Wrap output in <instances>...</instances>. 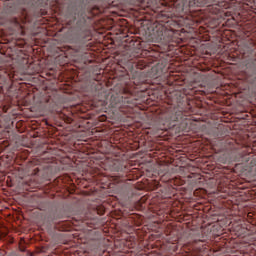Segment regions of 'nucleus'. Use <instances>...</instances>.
Here are the masks:
<instances>
[{
	"instance_id": "obj_4",
	"label": "nucleus",
	"mask_w": 256,
	"mask_h": 256,
	"mask_svg": "<svg viewBox=\"0 0 256 256\" xmlns=\"http://www.w3.org/2000/svg\"><path fill=\"white\" fill-rule=\"evenodd\" d=\"M124 93H125L126 95H131V91H129V90H127V89H124Z\"/></svg>"
},
{
	"instance_id": "obj_2",
	"label": "nucleus",
	"mask_w": 256,
	"mask_h": 256,
	"mask_svg": "<svg viewBox=\"0 0 256 256\" xmlns=\"http://www.w3.org/2000/svg\"><path fill=\"white\" fill-rule=\"evenodd\" d=\"M184 119H187V116L183 114V109L180 108L170 109L166 116L167 123H173L175 121H184Z\"/></svg>"
},
{
	"instance_id": "obj_6",
	"label": "nucleus",
	"mask_w": 256,
	"mask_h": 256,
	"mask_svg": "<svg viewBox=\"0 0 256 256\" xmlns=\"http://www.w3.org/2000/svg\"><path fill=\"white\" fill-rule=\"evenodd\" d=\"M160 39H163V34H162V37H160Z\"/></svg>"
},
{
	"instance_id": "obj_3",
	"label": "nucleus",
	"mask_w": 256,
	"mask_h": 256,
	"mask_svg": "<svg viewBox=\"0 0 256 256\" xmlns=\"http://www.w3.org/2000/svg\"><path fill=\"white\" fill-rule=\"evenodd\" d=\"M247 66L256 71V52H254V56L249 59Z\"/></svg>"
},
{
	"instance_id": "obj_5",
	"label": "nucleus",
	"mask_w": 256,
	"mask_h": 256,
	"mask_svg": "<svg viewBox=\"0 0 256 256\" xmlns=\"http://www.w3.org/2000/svg\"><path fill=\"white\" fill-rule=\"evenodd\" d=\"M198 241H200L201 243H203V239L195 240V243H197Z\"/></svg>"
},
{
	"instance_id": "obj_1",
	"label": "nucleus",
	"mask_w": 256,
	"mask_h": 256,
	"mask_svg": "<svg viewBox=\"0 0 256 256\" xmlns=\"http://www.w3.org/2000/svg\"><path fill=\"white\" fill-rule=\"evenodd\" d=\"M196 7H209L210 13L213 15H220L223 13L225 1L223 0H194Z\"/></svg>"
}]
</instances>
